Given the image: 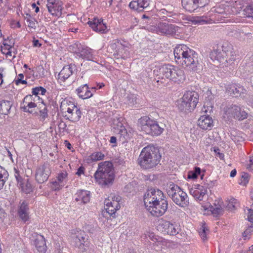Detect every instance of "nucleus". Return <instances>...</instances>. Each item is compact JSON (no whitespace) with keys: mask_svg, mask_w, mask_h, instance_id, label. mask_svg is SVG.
I'll return each instance as SVG.
<instances>
[{"mask_svg":"<svg viewBox=\"0 0 253 253\" xmlns=\"http://www.w3.org/2000/svg\"><path fill=\"white\" fill-rule=\"evenodd\" d=\"M59 129L60 131L64 132L66 131V128L67 127V125L63 121H61L59 123L58 125Z\"/></svg>","mask_w":253,"mask_h":253,"instance_id":"obj_59","label":"nucleus"},{"mask_svg":"<svg viewBox=\"0 0 253 253\" xmlns=\"http://www.w3.org/2000/svg\"><path fill=\"white\" fill-rule=\"evenodd\" d=\"M138 7L139 8V12L142 11L145 8L147 7L149 5L148 0H137Z\"/></svg>","mask_w":253,"mask_h":253,"instance_id":"obj_44","label":"nucleus"},{"mask_svg":"<svg viewBox=\"0 0 253 253\" xmlns=\"http://www.w3.org/2000/svg\"><path fill=\"white\" fill-rule=\"evenodd\" d=\"M75 201L79 204H86L90 201V193L89 191L80 190L75 194Z\"/></svg>","mask_w":253,"mask_h":253,"instance_id":"obj_26","label":"nucleus"},{"mask_svg":"<svg viewBox=\"0 0 253 253\" xmlns=\"http://www.w3.org/2000/svg\"><path fill=\"white\" fill-rule=\"evenodd\" d=\"M253 231V225L249 226L246 230L243 233V237L244 240L249 239Z\"/></svg>","mask_w":253,"mask_h":253,"instance_id":"obj_48","label":"nucleus"},{"mask_svg":"<svg viewBox=\"0 0 253 253\" xmlns=\"http://www.w3.org/2000/svg\"><path fill=\"white\" fill-rule=\"evenodd\" d=\"M79 97L82 99H88L93 95V92L89 90L87 84H84L76 90Z\"/></svg>","mask_w":253,"mask_h":253,"instance_id":"obj_25","label":"nucleus"},{"mask_svg":"<svg viewBox=\"0 0 253 253\" xmlns=\"http://www.w3.org/2000/svg\"><path fill=\"white\" fill-rule=\"evenodd\" d=\"M8 175L7 171L0 166V189L3 188Z\"/></svg>","mask_w":253,"mask_h":253,"instance_id":"obj_35","label":"nucleus"},{"mask_svg":"<svg viewBox=\"0 0 253 253\" xmlns=\"http://www.w3.org/2000/svg\"><path fill=\"white\" fill-rule=\"evenodd\" d=\"M31 243L33 244L39 253H45L46 246L44 237L37 233L32 234L30 237Z\"/></svg>","mask_w":253,"mask_h":253,"instance_id":"obj_14","label":"nucleus"},{"mask_svg":"<svg viewBox=\"0 0 253 253\" xmlns=\"http://www.w3.org/2000/svg\"><path fill=\"white\" fill-rule=\"evenodd\" d=\"M179 27L172 24H169L168 23H163L159 27V31L161 33L167 35L176 36L177 33H179L178 30Z\"/></svg>","mask_w":253,"mask_h":253,"instance_id":"obj_19","label":"nucleus"},{"mask_svg":"<svg viewBox=\"0 0 253 253\" xmlns=\"http://www.w3.org/2000/svg\"><path fill=\"white\" fill-rule=\"evenodd\" d=\"M1 115H7L9 113L12 103L10 101L0 100Z\"/></svg>","mask_w":253,"mask_h":253,"instance_id":"obj_33","label":"nucleus"},{"mask_svg":"<svg viewBox=\"0 0 253 253\" xmlns=\"http://www.w3.org/2000/svg\"><path fill=\"white\" fill-rule=\"evenodd\" d=\"M24 75L23 74H19L18 76V78L15 80V83L17 84H18L20 83L22 84H26L27 82L25 80H23Z\"/></svg>","mask_w":253,"mask_h":253,"instance_id":"obj_55","label":"nucleus"},{"mask_svg":"<svg viewBox=\"0 0 253 253\" xmlns=\"http://www.w3.org/2000/svg\"><path fill=\"white\" fill-rule=\"evenodd\" d=\"M50 173V165L44 163L37 168L35 174L36 180L39 183H43L47 180Z\"/></svg>","mask_w":253,"mask_h":253,"instance_id":"obj_12","label":"nucleus"},{"mask_svg":"<svg viewBox=\"0 0 253 253\" xmlns=\"http://www.w3.org/2000/svg\"><path fill=\"white\" fill-rule=\"evenodd\" d=\"M39 119L40 121L43 122L45 119L48 117L47 109L44 106L43 109H42L39 111Z\"/></svg>","mask_w":253,"mask_h":253,"instance_id":"obj_46","label":"nucleus"},{"mask_svg":"<svg viewBox=\"0 0 253 253\" xmlns=\"http://www.w3.org/2000/svg\"><path fill=\"white\" fill-rule=\"evenodd\" d=\"M46 92V89L42 86L36 87L32 89L33 95L37 96H38L39 94L44 95Z\"/></svg>","mask_w":253,"mask_h":253,"instance_id":"obj_45","label":"nucleus"},{"mask_svg":"<svg viewBox=\"0 0 253 253\" xmlns=\"http://www.w3.org/2000/svg\"><path fill=\"white\" fill-rule=\"evenodd\" d=\"M194 103H191L190 104L187 101L183 99L182 97L181 99L177 101V107L178 109L181 111L186 112L187 111L191 112L193 110L195 107H194Z\"/></svg>","mask_w":253,"mask_h":253,"instance_id":"obj_28","label":"nucleus"},{"mask_svg":"<svg viewBox=\"0 0 253 253\" xmlns=\"http://www.w3.org/2000/svg\"><path fill=\"white\" fill-rule=\"evenodd\" d=\"M210 210L214 216H217L222 213L223 209L219 205L214 204V206H211L210 207Z\"/></svg>","mask_w":253,"mask_h":253,"instance_id":"obj_40","label":"nucleus"},{"mask_svg":"<svg viewBox=\"0 0 253 253\" xmlns=\"http://www.w3.org/2000/svg\"><path fill=\"white\" fill-rule=\"evenodd\" d=\"M174 55L177 62L189 67L192 70H197L199 64L198 54L186 45H177L174 49Z\"/></svg>","mask_w":253,"mask_h":253,"instance_id":"obj_2","label":"nucleus"},{"mask_svg":"<svg viewBox=\"0 0 253 253\" xmlns=\"http://www.w3.org/2000/svg\"><path fill=\"white\" fill-rule=\"evenodd\" d=\"M154 73L158 79H169L179 83L185 80L184 71L177 67L171 65H165L158 70H155Z\"/></svg>","mask_w":253,"mask_h":253,"instance_id":"obj_4","label":"nucleus"},{"mask_svg":"<svg viewBox=\"0 0 253 253\" xmlns=\"http://www.w3.org/2000/svg\"><path fill=\"white\" fill-rule=\"evenodd\" d=\"M138 123L141 125L142 129L147 134L152 135H159L164 130V128L160 126L156 121L151 119L146 116L140 118Z\"/></svg>","mask_w":253,"mask_h":253,"instance_id":"obj_10","label":"nucleus"},{"mask_svg":"<svg viewBox=\"0 0 253 253\" xmlns=\"http://www.w3.org/2000/svg\"><path fill=\"white\" fill-rule=\"evenodd\" d=\"M237 204V200L234 198H232L230 200L229 203L226 206V209L228 211H232L236 209V206Z\"/></svg>","mask_w":253,"mask_h":253,"instance_id":"obj_50","label":"nucleus"},{"mask_svg":"<svg viewBox=\"0 0 253 253\" xmlns=\"http://www.w3.org/2000/svg\"><path fill=\"white\" fill-rule=\"evenodd\" d=\"M120 205L116 201L111 202V199H106L104 202V209L110 215H113L120 209Z\"/></svg>","mask_w":253,"mask_h":253,"instance_id":"obj_22","label":"nucleus"},{"mask_svg":"<svg viewBox=\"0 0 253 253\" xmlns=\"http://www.w3.org/2000/svg\"><path fill=\"white\" fill-rule=\"evenodd\" d=\"M244 14L247 17H253V7L251 5H248L243 10Z\"/></svg>","mask_w":253,"mask_h":253,"instance_id":"obj_51","label":"nucleus"},{"mask_svg":"<svg viewBox=\"0 0 253 253\" xmlns=\"http://www.w3.org/2000/svg\"><path fill=\"white\" fill-rule=\"evenodd\" d=\"M250 179L249 174L247 173H244L242 176V179L240 184L245 186L249 182Z\"/></svg>","mask_w":253,"mask_h":253,"instance_id":"obj_53","label":"nucleus"},{"mask_svg":"<svg viewBox=\"0 0 253 253\" xmlns=\"http://www.w3.org/2000/svg\"><path fill=\"white\" fill-rule=\"evenodd\" d=\"M37 105L34 102H28L25 105H20V108L24 112H28L29 113H33V108L36 107Z\"/></svg>","mask_w":253,"mask_h":253,"instance_id":"obj_39","label":"nucleus"},{"mask_svg":"<svg viewBox=\"0 0 253 253\" xmlns=\"http://www.w3.org/2000/svg\"><path fill=\"white\" fill-rule=\"evenodd\" d=\"M142 237L143 238L149 239L153 241H155V240H157V238L153 233L147 232L146 233H145Z\"/></svg>","mask_w":253,"mask_h":253,"instance_id":"obj_54","label":"nucleus"},{"mask_svg":"<svg viewBox=\"0 0 253 253\" xmlns=\"http://www.w3.org/2000/svg\"><path fill=\"white\" fill-rule=\"evenodd\" d=\"M60 109L67 112L65 117L72 122H78L82 116V112L80 108L74 103L67 99L63 100L60 106Z\"/></svg>","mask_w":253,"mask_h":253,"instance_id":"obj_8","label":"nucleus"},{"mask_svg":"<svg viewBox=\"0 0 253 253\" xmlns=\"http://www.w3.org/2000/svg\"><path fill=\"white\" fill-rule=\"evenodd\" d=\"M104 157V155L100 152H96L93 153L90 156V159L92 162H96L102 160Z\"/></svg>","mask_w":253,"mask_h":253,"instance_id":"obj_42","label":"nucleus"},{"mask_svg":"<svg viewBox=\"0 0 253 253\" xmlns=\"http://www.w3.org/2000/svg\"><path fill=\"white\" fill-rule=\"evenodd\" d=\"M183 99L187 101L190 104L194 103V107H196L198 102L199 95L195 91H188L183 96Z\"/></svg>","mask_w":253,"mask_h":253,"instance_id":"obj_27","label":"nucleus"},{"mask_svg":"<svg viewBox=\"0 0 253 253\" xmlns=\"http://www.w3.org/2000/svg\"><path fill=\"white\" fill-rule=\"evenodd\" d=\"M14 170L15 172L14 176L16 179L17 185L19 186L20 185L23 184L24 181H23L22 177L20 176L19 170L15 168H14Z\"/></svg>","mask_w":253,"mask_h":253,"instance_id":"obj_52","label":"nucleus"},{"mask_svg":"<svg viewBox=\"0 0 253 253\" xmlns=\"http://www.w3.org/2000/svg\"><path fill=\"white\" fill-rule=\"evenodd\" d=\"M68 174L66 171H64L60 173L57 177V180L61 183L66 184V182L67 180Z\"/></svg>","mask_w":253,"mask_h":253,"instance_id":"obj_49","label":"nucleus"},{"mask_svg":"<svg viewBox=\"0 0 253 253\" xmlns=\"http://www.w3.org/2000/svg\"><path fill=\"white\" fill-rule=\"evenodd\" d=\"M207 193V189L200 185H197L196 188L190 189V194L192 195L195 199L199 201L203 200L204 197Z\"/></svg>","mask_w":253,"mask_h":253,"instance_id":"obj_23","label":"nucleus"},{"mask_svg":"<svg viewBox=\"0 0 253 253\" xmlns=\"http://www.w3.org/2000/svg\"><path fill=\"white\" fill-rule=\"evenodd\" d=\"M121 43V42L117 39L112 41V42L107 47V51L113 53L114 56L117 52L118 49Z\"/></svg>","mask_w":253,"mask_h":253,"instance_id":"obj_34","label":"nucleus"},{"mask_svg":"<svg viewBox=\"0 0 253 253\" xmlns=\"http://www.w3.org/2000/svg\"><path fill=\"white\" fill-rule=\"evenodd\" d=\"M80 252L81 253H96L94 251V247H90V246H88L87 249H85L84 251H80Z\"/></svg>","mask_w":253,"mask_h":253,"instance_id":"obj_62","label":"nucleus"},{"mask_svg":"<svg viewBox=\"0 0 253 253\" xmlns=\"http://www.w3.org/2000/svg\"><path fill=\"white\" fill-rule=\"evenodd\" d=\"M19 186L21 190L26 194L30 193L33 191L32 186L28 180L26 181H24L23 184L20 185Z\"/></svg>","mask_w":253,"mask_h":253,"instance_id":"obj_41","label":"nucleus"},{"mask_svg":"<svg viewBox=\"0 0 253 253\" xmlns=\"http://www.w3.org/2000/svg\"><path fill=\"white\" fill-rule=\"evenodd\" d=\"M87 23L94 31L100 33H105L107 31L106 24L102 18H93Z\"/></svg>","mask_w":253,"mask_h":253,"instance_id":"obj_17","label":"nucleus"},{"mask_svg":"<svg viewBox=\"0 0 253 253\" xmlns=\"http://www.w3.org/2000/svg\"><path fill=\"white\" fill-rule=\"evenodd\" d=\"M108 199H111V202L116 201L117 203L120 202L121 197L118 195H115L114 194H111L110 196L108 197Z\"/></svg>","mask_w":253,"mask_h":253,"instance_id":"obj_57","label":"nucleus"},{"mask_svg":"<svg viewBox=\"0 0 253 253\" xmlns=\"http://www.w3.org/2000/svg\"><path fill=\"white\" fill-rule=\"evenodd\" d=\"M31 95H26L23 99V102L21 103L20 105H25L28 103V102H32L31 100Z\"/></svg>","mask_w":253,"mask_h":253,"instance_id":"obj_60","label":"nucleus"},{"mask_svg":"<svg viewBox=\"0 0 253 253\" xmlns=\"http://www.w3.org/2000/svg\"><path fill=\"white\" fill-rule=\"evenodd\" d=\"M167 193L172 201L177 206L185 208L189 205L187 194L177 185L171 183L167 189Z\"/></svg>","mask_w":253,"mask_h":253,"instance_id":"obj_6","label":"nucleus"},{"mask_svg":"<svg viewBox=\"0 0 253 253\" xmlns=\"http://www.w3.org/2000/svg\"><path fill=\"white\" fill-rule=\"evenodd\" d=\"M128 55L129 51H128V48L121 43L115 56L118 59L120 58L126 59Z\"/></svg>","mask_w":253,"mask_h":253,"instance_id":"obj_30","label":"nucleus"},{"mask_svg":"<svg viewBox=\"0 0 253 253\" xmlns=\"http://www.w3.org/2000/svg\"><path fill=\"white\" fill-rule=\"evenodd\" d=\"M235 59L234 52L233 51L232 46L231 45V53H228V62H229L230 64H231Z\"/></svg>","mask_w":253,"mask_h":253,"instance_id":"obj_56","label":"nucleus"},{"mask_svg":"<svg viewBox=\"0 0 253 253\" xmlns=\"http://www.w3.org/2000/svg\"><path fill=\"white\" fill-rule=\"evenodd\" d=\"M144 203L147 210L156 217L163 215L168 207V201L163 192L159 189H148L144 196Z\"/></svg>","mask_w":253,"mask_h":253,"instance_id":"obj_1","label":"nucleus"},{"mask_svg":"<svg viewBox=\"0 0 253 253\" xmlns=\"http://www.w3.org/2000/svg\"><path fill=\"white\" fill-rule=\"evenodd\" d=\"M248 220L253 223V210L249 209L248 212Z\"/></svg>","mask_w":253,"mask_h":253,"instance_id":"obj_61","label":"nucleus"},{"mask_svg":"<svg viewBox=\"0 0 253 253\" xmlns=\"http://www.w3.org/2000/svg\"><path fill=\"white\" fill-rule=\"evenodd\" d=\"M199 235L202 240L205 242L208 240V235L209 233V230L205 223L202 224V226L199 230Z\"/></svg>","mask_w":253,"mask_h":253,"instance_id":"obj_36","label":"nucleus"},{"mask_svg":"<svg viewBox=\"0 0 253 253\" xmlns=\"http://www.w3.org/2000/svg\"><path fill=\"white\" fill-rule=\"evenodd\" d=\"M117 137L122 143H125L129 138V136L125 126H121L117 133Z\"/></svg>","mask_w":253,"mask_h":253,"instance_id":"obj_31","label":"nucleus"},{"mask_svg":"<svg viewBox=\"0 0 253 253\" xmlns=\"http://www.w3.org/2000/svg\"><path fill=\"white\" fill-rule=\"evenodd\" d=\"M162 231L169 235H176L181 231L180 225L174 221L167 220L163 221L161 223Z\"/></svg>","mask_w":253,"mask_h":253,"instance_id":"obj_13","label":"nucleus"},{"mask_svg":"<svg viewBox=\"0 0 253 253\" xmlns=\"http://www.w3.org/2000/svg\"><path fill=\"white\" fill-rule=\"evenodd\" d=\"M88 238V236L83 230L74 229L71 231V241L75 247L78 248L80 252H83L85 249H88L90 245Z\"/></svg>","mask_w":253,"mask_h":253,"instance_id":"obj_11","label":"nucleus"},{"mask_svg":"<svg viewBox=\"0 0 253 253\" xmlns=\"http://www.w3.org/2000/svg\"><path fill=\"white\" fill-rule=\"evenodd\" d=\"M182 5L187 11L193 12L198 8L204 7L208 0H182Z\"/></svg>","mask_w":253,"mask_h":253,"instance_id":"obj_15","label":"nucleus"},{"mask_svg":"<svg viewBox=\"0 0 253 253\" xmlns=\"http://www.w3.org/2000/svg\"><path fill=\"white\" fill-rule=\"evenodd\" d=\"M64 185L65 183H61L57 180L51 183L50 187L53 190L58 191L61 189Z\"/></svg>","mask_w":253,"mask_h":253,"instance_id":"obj_47","label":"nucleus"},{"mask_svg":"<svg viewBox=\"0 0 253 253\" xmlns=\"http://www.w3.org/2000/svg\"><path fill=\"white\" fill-rule=\"evenodd\" d=\"M201 173V169L199 167H195L193 171H190L188 172V178L189 179H196L197 178L198 175Z\"/></svg>","mask_w":253,"mask_h":253,"instance_id":"obj_43","label":"nucleus"},{"mask_svg":"<svg viewBox=\"0 0 253 253\" xmlns=\"http://www.w3.org/2000/svg\"><path fill=\"white\" fill-rule=\"evenodd\" d=\"M136 97L132 95L131 96L128 97L129 104L130 105H134V103H136Z\"/></svg>","mask_w":253,"mask_h":253,"instance_id":"obj_63","label":"nucleus"},{"mask_svg":"<svg viewBox=\"0 0 253 253\" xmlns=\"http://www.w3.org/2000/svg\"><path fill=\"white\" fill-rule=\"evenodd\" d=\"M247 168L250 171H253V158L250 160V164L247 165Z\"/></svg>","mask_w":253,"mask_h":253,"instance_id":"obj_64","label":"nucleus"},{"mask_svg":"<svg viewBox=\"0 0 253 253\" xmlns=\"http://www.w3.org/2000/svg\"><path fill=\"white\" fill-rule=\"evenodd\" d=\"M223 112L224 118H227L228 120L234 119L242 121L247 118L248 116V113L240 106L234 104L225 106L223 108Z\"/></svg>","mask_w":253,"mask_h":253,"instance_id":"obj_9","label":"nucleus"},{"mask_svg":"<svg viewBox=\"0 0 253 253\" xmlns=\"http://www.w3.org/2000/svg\"><path fill=\"white\" fill-rule=\"evenodd\" d=\"M213 120L209 115H203L198 121V125L203 129H211L213 126Z\"/></svg>","mask_w":253,"mask_h":253,"instance_id":"obj_21","label":"nucleus"},{"mask_svg":"<svg viewBox=\"0 0 253 253\" xmlns=\"http://www.w3.org/2000/svg\"><path fill=\"white\" fill-rule=\"evenodd\" d=\"M96 181L102 186H108L113 183L114 173L113 165L109 162L101 163L94 173Z\"/></svg>","mask_w":253,"mask_h":253,"instance_id":"obj_5","label":"nucleus"},{"mask_svg":"<svg viewBox=\"0 0 253 253\" xmlns=\"http://www.w3.org/2000/svg\"><path fill=\"white\" fill-rule=\"evenodd\" d=\"M47 7L48 12L52 15L59 16L61 14L62 7L59 1L48 0Z\"/></svg>","mask_w":253,"mask_h":253,"instance_id":"obj_20","label":"nucleus"},{"mask_svg":"<svg viewBox=\"0 0 253 253\" xmlns=\"http://www.w3.org/2000/svg\"><path fill=\"white\" fill-rule=\"evenodd\" d=\"M20 204V205L18 210V214L22 220L26 222L29 219V208L28 203L25 201H23Z\"/></svg>","mask_w":253,"mask_h":253,"instance_id":"obj_24","label":"nucleus"},{"mask_svg":"<svg viewBox=\"0 0 253 253\" xmlns=\"http://www.w3.org/2000/svg\"><path fill=\"white\" fill-rule=\"evenodd\" d=\"M231 44L225 42L221 46L213 50L210 54V57L215 63L226 66L228 63V53H231Z\"/></svg>","mask_w":253,"mask_h":253,"instance_id":"obj_7","label":"nucleus"},{"mask_svg":"<svg viewBox=\"0 0 253 253\" xmlns=\"http://www.w3.org/2000/svg\"><path fill=\"white\" fill-rule=\"evenodd\" d=\"M228 92L235 97H241L243 99L247 98L248 90L240 84H234L228 88Z\"/></svg>","mask_w":253,"mask_h":253,"instance_id":"obj_16","label":"nucleus"},{"mask_svg":"<svg viewBox=\"0 0 253 253\" xmlns=\"http://www.w3.org/2000/svg\"><path fill=\"white\" fill-rule=\"evenodd\" d=\"M190 21L194 24L203 25L208 23L209 19L204 16H195L192 17Z\"/></svg>","mask_w":253,"mask_h":253,"instance_id":"obj_37","label":"nucleus"},{"mask_svg":"<svg viewBox=\"0 0 253 253\" xmlns=\"http://www.w3.org/2000/svg\"><path fill=\"white\" fill-rule=\"evenodd\" d=\"M24 20L27 23L28 27L35 29L36 28V20L30 14L27 13L24 16Z\"/></svg>","mask_w":253,"mask_h":253,"instance_id":"obj_38","label":"nucleus"},{"mask_svg":"<svg viewBox=\"0 0 253 253\" xmlns=\"http://www.w3.org/2000/svg\"><path fill=\"white\" fill-rule=\"evenodd\" d=\"M129 7L131 9L136 10L139 12V8L138 7V3L137 1H132L129 3Z\"/></svg>","mask_w":253,"mask_h":253,"instance_id":"obj_58","label":"nucleus"},{"mask_svg":"<svg viewBox=\"0 0 253 253\" xmlns=\"http://www.w3.org/2000/svg\"><path fill=\"white\" fill-rule=\"evenodd\" d=\"M77 55L87 60H92V50L88 47L83 48L79 52L77 53Z\"/></svg>","mask_w":253,"mask_h":253,"instance_id":"obj_32","label":"nucleus"},{"mask_svg":"<svg viewBox=\"0 0 253 253\" xmlns=\"http://www.w3.org/2000/svg\"><path fill=\"white\" fill-rule=\"evenodd\" d=\"M161 159L159 150L154 146L148 145L143 148L138 162L141 168L150 169L155 167L160 163Z\"/></svg>","mask_w":253,"mask_h":253,"instance_id":"obj_3","label":"nucleus"},{"mask_svg":"<svg viewBox=\"0 0 253 253\" xmlns=\"http://www.w3.org/2000/svg\"><path fill=\"white\" fill-rule=\"evenodd\" d=\"M74 65H68L65 66L58 76V81L61 84L68 79L73 73V70L75 69Z\"/></svg>","mask_w":253,"mask_h":253,"instance_id":"obj_18","label":"nucleus"},{"mask_svg":"<svg viewBox=\"0 0 253 253\" xmlns=\"http://www.w3.org/2000/svg\"><path fill=\"white\" fill-rule=\"evenodd\" d=\"M231 36L234 37L240 41H245L249 37L251 33H246L240 29H233L230 31Z\"/></svg>","mask_w":253,"mask_h":253,"instance_id":"obj_29","label":"nucleus"}]
</instances>
